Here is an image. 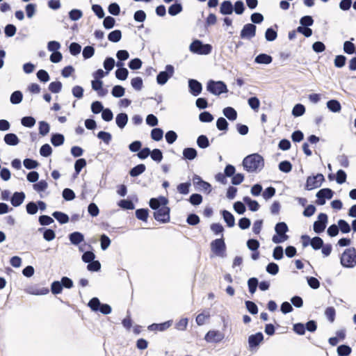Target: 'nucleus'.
<instances>
[{"label":"nucleus","instance_id":"obj_1","mask_svg":"<svg viewBox=\"0 0 356 356\" xmlns=\"http://www.w3.org/2000/svg\"><path fill=\"white\" fill-rule=\"evenodd\" d=\"M243 166L248 172L260 171L264 166V159L259 154H252L243 160Z\"/></svg>","mask_w":356,"mask_h":356},{"label":"nucleus","instance_id":"obj_2","mask_svg":"<svg viewBox=\"0 0 356 356\" xmlns=\"http://www.w3.org/2000/svg\"><path fill=\"white\" fill-rule=\"evenodd\" d=\"M340 263L344 268L355 267L356 266V249L353 247L346 249L341 256Z\"/></svg>","mask_w":356,"mask_h":356},{"label":"nucleus","instance_id":"obj_3","mask_svg":"<svg viewBox=\"0 0 356 356\" xmlns=\"http://www.w3.org/2000/svg\"><path fill=\"white\" fill-rule=\"evenodd\" d=\"M212 49L211 44H204L198 39L193 40L189 46V50L198 55H208L211 53Z\"/></svg>","mask_w":356,"mask_h":356},{"label":"nucleus","instance_id":"obj_4","mask_svg":"<svg viewBox=\"0 0 356 356\" xmlns=\"http://www.w3.org/2000/svg\"><path fill=\"white\" fill-rule=\"evenodd\" d=\"M207 90L210 93L217 96L228 92L227 86L224 81L212 79L207 82Z\"/></svg>","mask_w":356,"mask_h":356},{"label":"nucleus","instance_id":"obj_5","mask_svg":"<svg viewBox=\"0 0 356 356\" xmlns=\"http://www.w3.org/2000/svg\"><path fill=\"white\" fill-rule=\"evenodd\" d=\"M210 245L211 251L216 256L221 257H225V253L226 251V244L225 243L223 236H222L221 238H216L212 241Z\"/></svg>","mask_w":356,"mask_h":356},{"label":"nucleus","instance_id":"obj_6","mask_svg":"<svg viewBox=\"0 0 356 356\" xmlns=\"http://www.w3.org/2000/svg\"><path fill=\"white\" fill-rule=\"evenodd\" d=\"M175 68L172 65H167L164 71L160 72L156 76V82L163 86L173 76Z\"/></svg>","mask_w":356,"mask_h":356},{"label":"nucleus","instance_id":"obj_7","mask_svg":"<svg viewBox=\"0 0 356 356\" xmlns=\"http://www.w3.org/2000/svg\"><path fill=\"white\" fill-rule=\"evenodd\" d=\"M193 184L197 191H203L204 192H207V193H210L212 190L211 185L202 179V178L197 175H194L193 177Z\"/></svg>","mask_w":356,"mask_h":356},{"label":"nucleus","instance_id":"obj_8","mask_svg":"<svg viewBox=\"0 0 356 356\" xmlns=\"http://www.w3.org/2000/svg\"><path fill=\"white\" fill-rule=\"evenodd\" d=\"M328 222V216L325 213H320L318 216L317 220L314 222L313 229L316 234H321L326 228Z\"/></svg>","mask_w":356,"mask_h":356},{"label":"nucleus","instance_id":"obj_9","mask_svg":"<svg viewBox=\"0 0 356 356\" xmlns=\"http://www.w3.org/2000/svg\"><path fill=\"white\" fill-rule=\"evenodd\" d=\"M334 194V191L329 188L320 189L316 194V197H317L316 203L318 205H324L326 202V200H331Z\"/></svg>","mask_w":356,"mask_h":356},{"label":"nucleus","instance_id":"obj_10","mask_svg":"<svg viewBox=\"0 0 356 356\" xmlns=\"http://www.w3.org/2000/svg\"><path fill=\"white\" fill-rule=\"evenodd\" d=\"M170 208L167 205L161 207V208L153 213L154 218L156 220L161 222L166 223L170 220Z\"/></svg>","mask_w":356,"mask_h":356},{"label":"nucleus","instance_id":"obj_11","mask_svg":"<svg viewBox=\"0 0 356 356\" xmlns=\"http://www.w3.org/2000/svg\"><path fill=\"white\" fill-rule=\"evenodd\" d=\"M256 25L248 23L243 26L240 33V37L241 39L251 40L256 35Z\"/></svg>","mask_w":356,"mask_h":356},{"label":"nucleus","instance_id":"obj_12","mask_svg":"<svg viewBox=\"0 0 356 356\" xmlns=\"http://www.w3.org/2000/svg\"><path fill=\"white\" fill-rule=\"evenodd\" d=\"M168 199L164 196H159V197H152L149 201V205L150 208L154 211L160 209L161 207H164L165 205H168Z\"/></svg>","mask_w":356,"mask_h":356},{"label":"nucleus","instance_id":"obj_13","mask_svg":"<svg viewBox=\"0 0 356 356\" xmlns=\"http://www.w3.org/2000/svg\"><path fill=\"white\" fill-rule=\"evenodd\" d=\"M189 92L195 97L198 96L202 91V84L194 79H189L188 81Z\"/></svg>","mask_w":356,"mask_h":356},{"label":"nucleus","instance_id":"obj_14","mask_svg":"<svg viewBox=\"0 0 356 356\" xmlns=\"http://www.w3.org/2000/svg\"><path fill=\"white\" fill-rule=\"evenodd\" d=\"M225 337V334L219 330H209L205 335L204 339L209 343H219Z\"/></svg>","mask_w":356,"mask_h":356},{"label":"nucleus","instance_id":"obj_15","mask_svg":"<svg viewBox=\"0 0 356 356\" xmlns=\"http://www.w3.org/2000/svg\"><path fill=\"white\" fill-rule=\"evenodd\" d=\"M264 340V334L261 332L251 334L248 337V346L250 350L257 348Z\"/></svg>","mask_w":356,"mask_h":356},{"label":"nucleus","instance_id":"obj_16","mask_svg":"<svg viewBox=\"0 0 356 356\" xmlns=\"http://www.w3.org/2000/svg\"><path fill=\"white\" fill-rule=\"evenodd\" d=\"M220 13L222 15H229L234 12V6L230 0H225L220 5Z\"/></svg>","mask_w":356,"mask_h":356},{"label":"nucleus","instance_id":"obj_17","mask_svg":"<svg viewBox=\"0 0 356 356\" xmlns=\"http://www.w3.org/2000/svg\"><path fill=\"white\" fill-rule=\"evenodd\" d=\"M25 197L24 192H15L10 197V203L13 207H17L23 203Z\"/></svg>","mask_w":356,"mask_h":356},{"label":"nucleus","instance_id":"obj_18","mask_svg":"<svg viewBox=\"0 0 356 356\" xmlns=\"http://www.w3.org/2000/svg\"><path fill=\"white\" fill-rule=\"evenodd\" d=\"M172 323V321H167L161 323H152L147 327L150 331H161L163 332L169 328Z\"/></svg>","mask_w":356,"mask_h":356},{"label":"nucleus","instance_id":"obj_19","mask_svg":"<svg viewBox=\"0 0 356 356\" xmlns=\"http://www.w3.org/2000/svg\"><path fill=\"white\" fill-rule=\"evenodd\" d=\"M220 213L228 227H233L235 225V218L230 211L223 209L220 211Z\"/></svg>","mask_w":356,"mask_h":356},{"label":"nucleus","instance_id":"obj_20","mask_svg":"<svg viewBox=\"0 0 356 356\" xmlns=\"http://www.w3.org/2000/svg\"><path fill=\"white\" fill-rule=\"evenodd\" d=\"M68 237L70 243L74 245H78L84 241V235L77 231L70 234Z\"/></svg>","mask_w":356,"mask_h":356},{"label":"nucleus","instance_id":"obj_21","mask_svg":"<svg viewBox=\"0 0 356 356\" xmlns=\"http://www.w3.org/2000/svg\"><path fill=\"white\" fill-rule=\"evenodd\" d=\"M183 10V6L180 1L176 0L174 3L168 8V14L171 16H176Z\"/></svg>","mask_w":356,"mask_h":356},{"label":"nucleus","instance_id":"obj_22","mask_svg":"<svg viewBox=\"0 0 356 356\" xmlns=\"http://www.w3.org/2000/svg\"><path fill=\"white\" fill-rule=\"evenodd\" d=\"M243 201L244 202V203L245 204H247V206L248 207V209L251 211H253V212L257 211L260 207V205L257 200H252L248 196L243 197Z\"/></svg>","mask_w":356,"mask_h":356},{"label":"nucleus","instance_id":"obj_23","mask_svg":"<svg viewBox=\"0 0 356 356\" xmlns=\"http://www.w3.org/2000/svg\"><path fill=\"white\" fill-rule=\"evenodd\" d=\"M128 115L126 113H118L115 117V122L120 129H123L128 122Z\"/></svg>","mask_w":356,"mask_h":356},{"label":"nucleus","instance_id":"obj_24","mask_svg":"<svg viewBox=\"0 0 356 356\" xmlns=\"http://www.w3.org/2000/svg\"><path fill=\"white\" fill-rule=\"evenodd\" d=\"M3 140L8 145L15 146L19 144V139L15 134L9 133L4 136Z\"/></svg>","mask_w":356,"mask_h":356},{"label":"nucleus","instance_id":"obj_25","mask_svg":"<svg viewBox=\"0 0 356 356\" xmlns=\"http://www.w3.org/2000/svg\"><path fill=\"white\" fill-rule=\"evenodd\" d=\"M38 232L42 233L43 238L47 241H51L56 237V233L52 229L41 227L38 229Z\"/></svg>","mask_w":356,"mask_h":356},{"label":"nucleus","instance_id":"obj_26","mask_svg":"<svg viewBox=\"0 0 356 356\" xmlns=\"http://www.w3.org/2000/svg\"><path fill=\"white\" fill-rule=\"evenodd\" d=\"M52 216L61 225L66 224L70 220L68 215L62 211H56L52 213Z\"/></svg>","mask_w":356,"mask_h":356},{"label":"nucleus","instance_id":"obj_27","mask_svg":"<svg viewBox=\"0 0 356 356\" xmlns=\"http://www.w3.org/2000/svg\"><path fill=\"white\" fill-rule=\"evenodd\" d=\"M197 156V150L193 147H186L183 150V159L192 161Z\"/></svg>","mask_w":356,"mask_h":356},{"label":"nucleus","instance_id":"obj_28","mask_svg":"<svg viewBox=\"0 0 356 356\" xmlns=\"http://www.w3.org/2000/svg\"><path fill=\"white\" fill-rule=\"evenodd\" d=\"M146 170V166L143 163H140L131 168L129 174L132 177H136L143 174Z\"/></svg>","mask_w":356,"mask_h":356},{"label":"nucleus","instance_id":"obj_29","mask_svg":"<svg viewBox=\"0 0 356 356\" xmlns=\"http://www.w3.org/2000/svg\"><path fill=\"white\" fill-rule=\"evenodd\" d=\"M273 61V57L266 54H259L254 58V62L258 64L268 65Z\"/></svg>","mask_w":356,"mask_h":356},{"label":"nucleus","instance_id":"obj_30","mask_svg":"<svg viewBox=\"0 0 356 356\" xmlns=\"http://www.w3.org/2000/svg\"><path fill=\"white\" fill-rule=\"evenodd\" d=\"M222 113L230 121H234L237 118V112L233 107L227 106L224 108Z\"/></svg>","mask_w":356,"mask_h":356},{"label":"nucleus","instance_id":"obj_31","mask_svg":"<svg viewBox=\"0 0 356 356\" xmlns=\"http://www.w3.org/2000/svg\"><path fill=\"white\" fill-rule=\"evenodd\" d=\"M65 137L62 134L54 133L51 136V143L54 147H58L64 143Z\"/></svg>","mask_w":356,"mask_h":356},{"label":"nucleus","instance_id":"obj_32","mask_svg":"<svg viewBox=\"0 0 356 356\" xmlns=\"http://www.w3.org/2000/svg\"><path fill=\"white\" fill-rule=\"evenodd\" d=\"M327 108L333 113H338L341 109L340 102L337 99H330L326 103Z\"/></svg>","mask_w":356,"mask_h":356},{"label":"nucleus","instance_id":"obj_33","mask_svg":"<svg viewBox=\"0 0 356 356\" xmlns=\"http://www.w3.org/2000/svg\"><path fill=\"white\" fill-rule=\"evenodd\" d=\"M121 39L122 31L119 29L113 30L108 34V40L111 42H118Z\"/></svg>","mask_w":356,"mask_h":356},{"label":"nucleus","instance_id":"obj_34","mask_svg":"<svg viewBox=\"0 0 356 356\" xmlns=\"http://www.w3.org/2000/svg\"><path fill=\"white\" fill-rule=\"evenodd\" d=\"M118 205L124 210H133L135 209L134 202L129 199H122L118 202Z\"/></svg>","mask_w":356,"mask_h":356},{"label":"nucleus","instance_id":"obj_35","mask_svg":"<svg viewBox=\"0 0 356 356\" xmlns=\"http://www.w3.org/2000/svg\"><path fill=\"white\" fill-rule=\"evenodd\" d=\"M337 225L339 230L343 234H348L351 231V226L343 219H339L337 222Z\"/></svg>","mask_w":356,"mask_h":356},{"label":"nucleus","instance_id":"obj_36","mask_svg":"<svg viewBox=\"0 0 356 356\" xmlns=\"http://www.w3.org/2000/svg\"><path fill=\"white\" fill-rule=\"evenodd\" d=\"M23 99V94L20 90L14 91L10 97V101L13 104H19Z\"/></svg>","mask_w":356,"mask_h":356},{"label":"nucleus","instance_id":"obj_37","mask_svg":"<svg viewBox=\"0 0 356 356\" xmlns=\"http://www.w3.org/2000/svg\"><path fill=\"white\" fill-rule=\"evenodd\" d=\"M136 217L142 221L146 222L149 217L148 209H138L135 211Z\"/></svg>","mask_w":356,"mask_h":356},{"label":"nucleus","instance_id":"obj_38","mask_svg":"<svg viewBox=\"0 0 356 356\" xmlns=\"http://www.w3.org/2000/svg\"><path fill=\"white\" fill-rule=\"evenodd\" d=\"M320 187V184L314 179V177L309 176L307 178L306 184H305V189L307 191H311L314 188H317Z\"/></svg>","mask_w":356,"mask_h":356},{"label":"nucleus","instance_id":"obj_39","mask_svg":"<svg viewBox=\"0 0 356 356\" xmlns=\"http://www.w3.org/2000/svg\"><path fill=\"white\" fill-rule=\"evenodd\" d=\"M338 356H348L352 352V348L346 344H342L337 347Z\"/></svg>","mask_w":356,"mask_h":356},{"label":"nucleus","instance_id":"obj_40","mask_svg":"<svg viewBox=\"0 0 356 356\" xmlns=\"http://www.w3.org/2000/svg\"><path fill=\"white\" fill-rule=\"evenodd\" d=\"M305 113V106L302 104H296L292 109V115L295 117H300Z\"/></svg>","mask_w":356,"mask_h":356},{"label":"nucleus","instance_id":"obj_41","mask_svg":"<svg viewBox=\"0 0 356 356\" xmlns=\"http://www.w3.org/2000/svg\"><path fill=\"white\" fill-rule=\"evenodd\" d=\"M258 285L259 280L257 277H253L248 279V286L251 294H254L256 292Z\"/></svg>","mask_w":356,"mask_h":356},{"label":"nucleus","instance_id":"obj_42","mask_svg":"<svg viewBox=\"0 0 356 356\" xmlns=\"http://www.w3.org/2000/svg\"><path fill=\"white\" fill-rule=\"evenodd\" d=\"M277 32L273 27H269L266 30L265 39L268 42H273L276 40Z\"/></svg>","mask_w":356,"mask_h":356},{"label":"nucleus","instance_id":"obj_43","mask_svg":"<svg viewBox=\"0 0 356 356\" xmlns=\"http://www.w3.org/2000/svg\"><path fill=\"white\" fill-rule=\"evenodd\" d=\"M125 88L120 86L116 85L113 87L111 90V95L116 98H120L124 95Z\"/></svg>","mask_w":356,"mask_h":356},{"label":"nucleus","instance_id":"obj_44","mask_svg":"<svg viewBox=\"0 0 356 356\" xmlns=\"http://www.w3.org/2000/svg\"><path fill=\"white\" fill-rule=\"evenodd\" d=\"M197 145L201 149H205L210 145L208 137L206 135H200L197 138Z\"/></svg>","mask_w":356,"mask_h":356},{"label":"nucleus","instance_id":"obj_45","mask_svg":"<svg viewBox=\"0 0 356 356\" xmlns=\"http://www.w3.org/2000/svg\"><path fill=\"white\" fill-rule=\"evenodd\" d=\"M39 134L42 136L47 135L50 131V125L46 121H40L39 123Z\"/></svg>","mask_w":356,"mask_h":356},{"label":"nucleus","instance_id":"obj_46","mask_svg":"<svg viewBox=\"0 0 356 356\" xmlns=\"http://www.w3.org/2000/svg\"><path fill=\"white\" fill-rule=\"evenodd\" d=\"M216 127L220 131H227L229 128V123L223 117H220L216 121Z\"/></svg>","mask_w":356,"mask_h":356},{"label":"nucleus","instance_id":"obj_47","mask_svg":"<svg viewBox=\"0 0 356 356\" xmlns=\"http://www.w3.org/2000/svg\"><path fill=\"white\" fill-rule=\"evenodd\" d=\"M151 138L155 141H160L163 137V131L161 128H154L151 131Z\"/></svg>","mask_w":356,"mask_h":356},{"label":"nucleus","instance_id":"obj_48","mask_svg":"<svg viewBox=\"0 0 356 356\" xmlns=\"http://www.w3.org/2000/svg\"><path fill=\"white\" fill-rule=\"evenodd\" d=\"M279 170L284 173H289L292 170V164L289 161L284 160L278 164Z\"/></svg>","mask_w":356,"mask_h":356},{"label":"nucleus","instance_id":"obj_49","mask_svg":"<svg viewBox=\"0 0 356 356\" xmlns=\"http://www.w3.org/2000/svg\"><path fill=\"white\" fill-rule=\"evenodd\" d=\"M151 151H152V153H151V154H149L151 159L156 163H160L163 160V158L162 151L158 148H155Z\"/></svg>","mask_w":356,"mask_h":356},{"label":"nucleus","instance_id":"obj_50","mask_svg":"<svg viewBox=\"0 0 356 356\" xmlns=\"http://www.w3.org/2000/svg\"><path fill=\"white\" fill-rule=\"evenodd\" d=\"M115 60L112 57H106L104 61L103 65L106 70V73L108 74L115 66Z\"/></svg>","mask_w":356,"mask_h":356},{"label":"nucleus","instance_id":"obj_51","mask_svg":"<svg viewBox=\"0 0 356 356\" xmlns=\"http://www.w3.org/2000/svg\"><path fill=\"white\" fill-rule=\"evenodd\" d=\"M203 200L202 195L199 193H193L188 198V202L193 206L200 205Z\"/></svg>","mask_w":356,"mask_h":356},{"label":"nucleus","instance_id":"obj_52","mask_svg":"<svg viewBox=\"0 0 356 356\" xmlns=\"http://www.w3.org/2000/svg\"><path fill=\"white\" fill-rule=\"evenodd\" d=\"M36 120L32 116H25L21 119L22 124L28 128H31L35 124Z\"/></svg>","mask_w":356,"mask_h":356},{"label":"nucleus","instance_id":"obj_53","mask_svg":"<svg viewBox=\"0 0 356 356\" xmlns=\"http://www.w3.org/2000/svg\"><path fill=\"white\" fill-rule=\"evenodd\" d=\"M99 241L101 249L104 251L108 249L111 243L110 238L105 234L100 236Z\"/></svg>","mask_w":356,"mask_h":356},{"label":"nucleus","instance_id":"obj_54","mask_svg":"<svg viewBox=\"0 0 356 356\" xmlns=\"http://www.w3.org/2000/svg\"><path fill=\"white\" fill-rule=\"evenodd\" d=\"M63 289V284L60 281H54L51 284V291L54 295L61 293Z\"/></svg>","mask_w":356,"mask_h":356},{"label":"nucleus","instance_id":"obj_55","mask_svg":"<svg viewBox=\"0 0 356 356\" xmlns=\"http://www.w3.org/2000/svg\"><path fill=\"white\" fill-rule=\"evenodd\" d=\"M191 186V182L186 181V182L179 184L177 186V189L179 193H181L182 195H187L190 192Z\"/></svg>","mask_w":356,"mask_h":356},{"label":"nucleus","instance_id":"obj_56","mask_svg":"<svg viewBox=\"0 0 356 356\" xmlns=\"http://www.w3.org/2000/svg\"><path fill=\"white\" fill-rule=\"evenodd\" d=\"M234 6V12L238 15H242L245 9V4L242 0L236 1Z\"/></svg>","mask_w":356,"mask_h":356},{"label":"nucleus","instance_id":"obj_57","mask_svg":"<svg viewBox=\"0 0 356 356\" xmlns=\"http://www.w3.org/2000/svg\"><path fill=\"white\" fill-rule=\"evenodd\" d=\"M356 49V45L352 41L347 40L343 43V51L347 54H354Z\"/></svg>","mask_w":356,"mask_h":356},{"label":"nucleus","instance_id":"obj_58","mask_svg":"<svg viewBox=\"0 0 356 356\" xmlns=\"http://www.w3.org/2000/svg\"><path fill=\"white\" fill-rule=\"evenodd\" d=\"M102 302L99 300L98 298L94 297L92 298L88 302V307L93 312H97L99 307L101 306Z\"/></svg>","mask_w":356,"mask_h":356},{"label":"nucleus","instance_id":"obj_59","mask_svg":"<svg viewBox=\"0 0 356 356\" xmlns=\"http://www.w3.org/2000/svg\"><path fill=\"white\" fill-rule=\"evenodd\" d=\"M24 166L28 170H33L37 168L39 163L34 159L26 158L23 161Z\"/></svg>","mask_w":356,"mask_h":356},{"label":"nucleus","instance_id":"obj_60","mask_svg":"<svg viewBox=\"0 0 356 356\" xmlns=\"http://www.w3.org/2000/svg\"><path fill=\"white\" fill-rule=\"evenodd\" d=\"M62 87V83L59 81H56L51 82L48 88L52 93H58L61 91Z\"/></svg>","mask_w":356,"mask_h":356},{"label":"nucleus","instance_id":"obj_61","mask_svg":"<svg viewBox=\"0 0 356 356\" xmlns=\"http://www.w3.org/2000/svg\"><path fill=\"white\" fill-rule=\"evenodd\" d=\"M323 244V240L319 236H314L312 238L311 246L314 250H320Z\"/></svg>","mask_w":356,"mask_h":356},{"label":"nucleus","instance_id":"obj_62","mask_svg":"<svg viewBox=\"0 0 356 356\" xmlns=\"http://www.w3.org/2000/svg\"><path fill=\"white\" fill-rule=\"evenodd\" d=\"M87 162L85 159H78L74 163V170L76 175H79L81 170L86 166Z\"/></svg>","mask_w":356,"mask_h":356},{"label":"nucleus","instance_id":"obj_63","mask_svg":"<svg viewBox=\"0 0 356 356\" xmlns=\"http://www.w3.org/2000/svg\"><path fill=\"white\" fill-rule=\"evenodd\" d=\"M233 209L235 212L240 215L243 214L246 211V207L244 202H242L241 201L235 202L233 204Z\"/></svg>","mask_w":356,"mask_h":356},{"label":"nucleus","instance_id":"obj_64","mask_svg":"<svg viewBox=\"0 0 356 356\" xmlns=\"http://www.w3.org/2000/svg\"><path fill=\"white\" fill-rule=\"evenodd\" d=\"M68 15L72 21H77L82 17L83 12L79 9L74 8L69 12Z\"/></svg>","mask_w":356,"mask_h":356}]
</instances>
